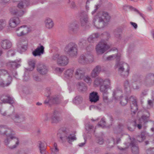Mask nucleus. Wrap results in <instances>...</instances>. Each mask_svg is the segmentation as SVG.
Wrapping results in <instances>:
<instances>
[{
  "label": "nucleus",
  "mask_w": 154,
  "mask_h": 154,
  "mask_svg": "<svg viewBox=\"0 0 154 154\" xmlns=\"http://www.w3.org/2000/svg\"><path fill=\"white\" fill-rule=\"evenodd\" d=\"M0 134L6 136L4 143L6 145L10 144L11 148H15L19 144V139L15 136V132L12 128L6 125H0Z\"/></svg>",
  "instance_id": "1"
},
{
  "label": "nucleus",
  "mask_w": 154,
  "mask_h": 154,
  "mask_svg": "<svg viewBox=\"0 0 154 154\" xmlns=\"http://www.w3.org/2000/svg\"><path fill=\"white\" fill-rule=\"evenodd\" d=\"M110 17L107 12L102 11L98 13L94 17L93 23L97 28L103 27L105 23L109 21Z\"/></svg>",
  "instance_id": "2"
},
{
  "label": "nucleus",
  "mask_w": 154,
  "mask_h": 154,
  "mask_svg": "<svg viewBox=\"0 0 154 154\" xmlns=\"http://www.w3.org/2000/svg\"><path fill=\"white\" fill-rule=\"evenodd\" d=\"M17 75V73L15 72L14 74L11 72L8 73L6 70L0 69V86L5 87L9 86L12 81L11 76L16 77Z\"/></svg>",
  "instance_id": "3"
},
{
  "label": "nucleus",
  "mask_w": 154,
  "mask_h": 154,
  "mask_svg": "<svg viewBox=\"0 0 154 154\" xmlns=\"http://www.w3.org/2000/svg\"><path fill=\"white\" fill-rule=\"evenodd\" d=\"M61 130L63 132L61 134L60 138L63 141L66 140L69 143L72 144V142L76 140L75 134L76 131L69 134L68 130L65 128H62Z\"/></svg>",
  "instance_id": "4"
},
{
  "label": "nucleus",
  "mask_w": 154,
  "mask_h": 154,
  "mask_svg": "<svg viewBox=\"0 0 154 154\" xmlns=\"http://www.w3.org/2000/svg\"><path fill=\"white\" fill-rule=\"evenodd\" d=\"M7 116L11 118L15 122L20 123L24 121L26 118L24 116L18 114H15L14 107L11 106L10 109L8 110Z\"/></svg>",
  "instance_id": "5"
},
{
  "label": "nucleus",
  "mask_w": 154,
  "mask_h": 154,
  "mask_svg": "<svg viewBox=\"0 0 154 154\" xmlns=\"http://www.w3.org/2000/svg\"><path fill=\"white\" fill-rule=\"evenodd\" d=\"M119 73L121 75L124 77L128 76L130 70V67L127 63L120 62L116 63Z\"/></svg>",
  "instance_id": "6"
},
{
  "label": "nucleus",
  "mask_w": 154,
  "mask_h": 154,
  "mask_svg": "<svg viewBox=\"0 0 154 154\" xmlns=\"http://www.w3.org/2000/svg\"><path fill=\"white\" fill-rule=\"evenodd\" d=\"M52 60H57V64L61 66L67 65L69 62V59L64 55H60L58 54H54L51 57Z\"/></svg>",
  "instance_id": "7"
},
{
  "label": "nucleus",
  "mask_w": 154,
  "mask_h": 154,
  "mask_svg": "<svg viewBox=\"0 0 154 154\" xmlns=\"http://www.w3.org/2000/svg\"><path fill=\"white\" fill-rule=\"evenodd\" d=\"M66 53L71 56H75L77 54V46L74 43H70L66 46L64 49Z\"/></svg>",
  "instance_id": "8"
},
{
  "label": "nucleus",
  "mask_w": 154,
  "mask_h": 154,
  "mask_svg": "<svg viewBox=\"0 0 154 154\" xmlns=\"http://www.w3.org/2000/svg\"><path fill=\"white\" fill-rule=\"evenodd\" d=\"M110 48L106 41L102 40L96 46V50L98 54H101L104 53Z\"/></svg>",
  "instance_id": "9"
},
{
  "label": "nucleus",
  "mask_w": 154,
  "mask_h": 154,
  "mask_svg": "<svg viewBox=\"0 0 154 154\" xmlns=\"http://www.w3.org/2000/svg\"><path fill=\"white\" fill-rule=\"evenodd\" d=\"M50 119L51 124L53 125H56L62 121V118L60 116L59 112L55 110L52 114Z\"/></svg>",
  "instance_id": "10"
},
{
  "label": "nucleus",
  "mask_w": 154,
  "mask_h": 154,
  "mask_svg": "<svg viewBox=\"0 0 154 154\" xmlns=\"http://www.w3.org/2000/svg\"><path fill=\"white\" fill-rule=\"evenodd\" d=\"M30 31V28L26 26H23L16 29V32L18 36H25Z\"/></svg>",
  "instance_id": "11"
},
{
  "label": "nucleus",
  "mask_w": 154,
  "mask_h": 154,
  "mask_svg": "<svg viewBox=\"0 0 154 154\" xmlns=\"http://www.w3.org/2000/svg\"><path fill=\"white\" fill-rule=\"evenodd\" d=\"M103 85L100 86V91L103 94H107L108 93V91L109 89H111V82L109 79L104 80Z\"/></svg>",
  "instance_id": "12"
},
{
  "label": "nucleus",
  "mask_w": 154,
  "mask_h": 154,
  "mask_svg": "<svg viewBox=\"0 0 154 154\" xmlns=\"http://www.w3.org/2000/svg\"><path fill=\"white\" fill-rule=\"evenodd\" d=\"M144 84L147 86H151L154 84V74L149 73L147 74L144 80Z\"/></svg>",
  "instance_id": "13"
},
{
  "label": "nucleus",
  "mask_w": 154,
  "mask_h": 154,
  "mask_svg": "<svg viewBox=\"0 0 154 154\" xmlns=\"http://www.w3.org/2000/svg\"><path fill=\"white\" fill-rule=\"evenodd\" d=\"M132 80L134 81L131 84L132 88L134 89H139L141 84L140 76L137 75H134L133 77Z\"/></svg>",
  "instance_id": "14"
},
{
  "label": "nucleus",
  "mask_w": 154,
  "mask_h": 154,
  "mask_svg": "<svg viewBox=\"0 0 154 154\" xmlns=\"http://www.w3.org/2000/svg\"><path fill=\"white\" fill-rule=\"evenodd\" d=\"M7 65L10 69V70L8 72L9 73L11 72L14 74L15 72L17 73L15 70L20 66V64L15 61L9 62L7 63Z\"/></svg>",
  "instance_id": "15"
},
{
  "label": "nucleus",
  "mask_w": 154,
  "mask_h": 154,
  "mask_svg": "<svg viewBox=\"0 0 154 154\" xmlns=\"http://www.w3.org/2000/svg\"><path fill=\"white\" fill-rule=\"evenodd\" d=\"M20 20L17 17H14L11 18L9 20L8 25L11 28H14L19 25Z\"/></svg>",
  "instance_id": "16"
},
{
  "label": "nucleus",
  "mask_w": 154,
  "mask_h": 154,
  "mask_svg": "<svg viewBox=\"0 0 154 154\" xmlns=\"http://www.w3.org/2000/svg\"><path fill=\"white\" fill-rule=\"evenodd\" d=\"M48 100V101L46 100L45 101V103L50 104H57L58 103L60 102V100L58 97L56 96H51L48 95L47 96Z\"/></svg>",
  "instance_id": "17"
},
{
  "label": "nucleus",
  "mask_w": 154,
  "mask_h": 154,
  "mask_svg": "<svg viewBox=\"0 0 154 154\" xmlns=\"http://www.w3.org/2000/svg\"><path fill=\"white\" fill-rule=\"evenodd\" d=\"M27 42L26 40H21L18 45V51L21 53L25 51L27 48Z\"/></svg>",
  "instance_id": "18"
},
{
  "label": "nucleus",
  "mask_w": 154,
  "mask_h": 154,
  "mask_svg": "<svg viewBox=\"0 0 154 154\" xmlns=\"http://www.w3.org/2000/svg\"><path fill=\"white\" fill-rule=\"evenodd\" d=\"M85 72L83 69L79 68L77 69L75 72V76L79 80L82 79L84 77Z\"/></svg>",
  "instance_id": "19"
},
{
  "label": "nucleus",
  "mask_w": 154,
  "mask_h": 154,
  "mask_svg": "<svg viewBox=\"0 0 154 154\" xmlns=\"http://www.w3.org/2000/svg\"><path fill=\"white\" fill-rule=\"evenodd\" d=\"M1 100L4 103L12 104L14 102L13 98L8 94L2 95L1 97Z\"/></svg>",
  "instance_id": "20"
},
{
  "label": "nucleus",
  "mask_w": 154,
  "mask_h": 154,
  "mask_svg": "<svg viewBox=\"0 0 154 154\" xmlns=\"http://www.w3.org/2000/svg\"><path fill=\"white\" fill-rule=\"evenodd\" d=\"M130 100L132 103L131 105V111L135 113L138 109L136 100L134 97L132 96L130 97Z\"/></svg>",
  "instance_id": "21"
},
{
  "label": "nucleus",
  "mask_w": 154,
  "mask_h": 154,
  "mask_svg": "<svg viewBox=\"0 0 154 154\" xmlns=\"http://www.w3.org/2000/svg\"><path fill=\"white\" fill-rule=\"evenodd\" d=\"M122 91L121 88H116L113 92L112 95L114 99L116 100L119 99L122 96Z\"/></svg>",
  "instance_id": "22"
},
{
  "label": "nucleus",
  "mask_w": 154,
  "mask_h": 154,
  "mask_svg": "<svg viewBox=\"0 0 154 154\" xmlns=\"http://www.w3.org/2000/svg\"><path fill=\"white\" fill-rule=\"evenodd\" d=\"M99 96L97 92L93 91L90 93L89 96V99L91 102L96 103L99 100Z\"/></svg>",
  "instance_id": "23"
},
{
  "label": "nucleus",
  "mask_w": 154,
  "mask_h": 154,
  "mask_svg": "<svg viewBox=\"0 0 154 154\" xmlns=\"http://www.w3.org/2000/svg\"><path fill=\"white\" fill-rule=\"evenodd\" d=\"M44 48L42 45L38 46L32 52L34 56H40L44 53Z\"/></svg>",
  "instance_id": "24"
},
{
  "label": "nucleus",
  "mask_w": 154,
  "mask_h": 154,
  "mask_svg": "<svg viewBox=\"0 0 154 154\" xmlns=\"http://www.w3.org/2000/svg\"><path fill=\"white\" fill-rule=\"evenodd\" d=\"M44 23L46 28L48 29H52L54 25L53 20L49 18H47L45 19Z\"/></svg>",
  "instance_id": "25"
},
{
  "label": "nucleus",
  "mask_w": 154,
  "mask_h": 154,
  "mask_svg": "<svg viewBox=\"0 0 154 154\" xmlns=\"http://www.w3.org/2000/svg\"><path fill=\"white\" fill-rule=\"evenodd\" d=\"M38 71L41 74H45L48 72L47 67L43 64H39L37 67Z\"/></svg>",
  "instance_id": "26"
},
{
  "label": "nucleus",
  "mask_w": 154,
  "mask_h": 154,
  "mask_svg": "<svg viewBox=\"0 0 154 154\" xmlns=\"http://www.w3.org/2000/svg\"><path fill=\"white\" fill-rule=\"evenodd\" d=\"M1 45L3 49H8L11 48L12 43L9 40L5 39L2 40L1 42Z\"/></svg>",
  "instance_id": "27"
},
{
  "label": "nucleus",
  "mask_w": 154,
  "mask_h": 154,
  "mask_svg": "<svg viewBox=\"0 0 154 154\" xmlns=\"http://www.w3.org/2000/svg\"><path fill=\"white\" fill-rule=\"evenodd\" d=\"M29 2L28 0H21L17 5V7L20 9L25 8L29 5Z\"/></svg>",
  "instance_id": "28"
},
{
  "label": "nucleus",
  "mask_w": 154,
  "mask_h": 154,
  "mask_svg": "<svg viewBox=\"0 0 154 154\" xmlns=\"http://www.w3.org/2000/svg\"><path fill=\"white\" fill-rule=\"evenodd\" d=\"M101 70L100 66H96L92 70L91 73V76L92 77L95 78L99 73Z\"/></svg>",
  "instance_id": "29"
},
{
  "label": "nucleus",
  "mask_w": 154,
  "mask_h": 154,
  "mask_svg": "<svg viewBox=\"0 0 154 154\" xmlns=\"http://www.w3.org/2000/svg\"><path fill=\"white\" fill-rule=\"evenodd\" d=\"M76 86L79 91L81 92L85 91L87 89V86L82 82H78Z\"/></svg>",
  "instance_id": "30"
},
{
  "label": "nucleus",
  "mask_w": 154,
  "mask_h": 154,
  "mask_svg": "<svg viewBox=\"0 0 154 154\" xmlns=\"http://www.w3.org/2000/svg\"><path fill=\"white\" fill-rule=\"evenodd\" d=\"M73 69H70L67 70L64 73V77L67 79H69L72 78L74 72Z\"/></svg>",
  "instance_id": "31"
},
{
  "label": "nucleus",
  "mask_w": 154,
  "mask_h": 154,
  "mask_svg": "<svg viewBox=\"0 0 154 154\" xmlns=\"http://www.w3.org/2000/svg\"><path fill=\"white\" fill-rule=\"evenodd\" d=\"M147 115H143L139 119V121L140 123H146L149 121V112L147 113Z\"/></svg>",
  "instance_id": "32"
},
{
  "label": "nucleus",
  "mask_w": 154,
  "mask_h": 154,
  "mask_svg": "<svg viewBox=\"0 0 154 154\" xmlns=\"http://www.w3.org/2000/svg\"><path fill=\"white\" fill-rule=\"evenodd\" d=\"M80 21L82 26L85 25L88 21V15L85 14L83 16H82L80 19Z\"/></svg>",
  "instance_id": "33"
},
{
  "label": "nucleus",
  "mask_w": 154,
  "mask_h": 154,
  "mask_svg": "<svg viewBox=\"0 0 154 154\" xmlns=\"http://www.w3.org/2000/svg\"><path fill=\"white\" fill-rule=\"evenodd\" d=\"M130 144L131 146V149L132 152L134 154H138L139 153L138 147L135 145L133 142L131 143Z\"/></svg>",
  "instance_id": "34"
},
{
  "label": "nucleus",
  "mask_w": 154,
  "mask_h": 154,
  "mask_svg": "<svg viewBox=\"0 0 154 154\" xmlns=\"http://www.w3.org/2000/svg\"><path fill=\"white\" fill-rule=\"evenodd\" d=\"M104 80L100 77L97 78L95 79L94 82V85L95 87H97L100 85L102 83H103Z\"/></svg>",
  "instance_id": "35"
},
{
  "label": "nucleus",
  "mask_w": 154,
  "mask_h": 154,
  "mask_svg": "<svg viewBox=\"0 0 154 154\" xmlns=\"http://www.w3.org/2000/svg\"><path fill=\"white\" fill-rule=\"evenodd\" d=\"M35 61L32 60H29L28 61V64L29 67L27 69L29 71L32 70L35 68Z\"/></svg>",
  "instance_id": "36"
},
{
  "label": "nucleus",
  "mask_w": 154,
  "mask_h": 154,
  "mask_svg": "<svg viewBox=\"0 0 154 154\" xmlns=\"http://www.w3.org/2000/svg\"><path fill=\"white\" fill-rule=\"evenodd\" d=\"M83 101L82 98L79 96H76L73 99L74 103L76 105H79L82 103Z\"/></svg>",
  "instance_id": "37"
},
{
  "label": "nucleus",
  "mask_w": 154,
  "mask_h": 154,
  "mask_svg": "<svg viewBox=\"0 0 154 154\" xmlns=\"http://www.w3.org/2000/svg\"><path fill=\"white\" fill-rule=\"evenodd\" d=\"M69 30L75 32L78 28V26L77 24L75 23H72L70 24L69 26Z\"/></svg>",
  "instance_id": "38"
},
{
  "label": "nucleus",
  "mask_w": 154,
  "mask_h": 154,
  "mask_svg": "<svg viewBox=\"0 0 154 154\" xmlns=\"http://www.w3.org/2000/svg\"><path fill=\"white\" fill-rule=\"evenodd\" d=\"M120 55L113 54L112 55H110L107 57L106 58V60L107 61H110L112 60L115 58H116L117 61H118L120 60Z\"/></svg>",
  "instance_id": "39"
},
{
  "label": "nucleus",
  "mask_w": 154,
  "mask_h": 154,
  "mask_svg": "<svg viewBox=\"0 0 154 154\" xmlns=\"http://www.w3.org/2000/svg\"><path fill=\"white\" fill-rule=\"evenodd\" d=\"M85 56L87 61V63H91L94 62L93 56L90 54H86Z\"/></svg>",
  "instance_id": "40"
},
{
  "label": "nucleus",
  "mask_w": 154,
  "mask_h": 154,
  "mask_svg": "<svg viewBox=\"0 0 154 154\" xmlns=\"http://www.w3.org/2000/svg\"><path fill=\"white\" fill-rule=\"evenodd\" d=\"M79 62L82 64H87V61L85 55L82 54L81 55L78 59Z\"/></svg>",
  "instance_id": "41"
},
{
  "label": "nucleus",
  "mask_w": 154,
  "mask_h": 154,
  "mask_svg": "<svg viewBox=\"0 0 154 154\" xmlns=\"http://www.w3.org/2000/svg\"><path fill=\"white\" fill-rule=\"evenodd\" d=\"M39 148L40 153L41 154H45V147L44 143L40 142L39 143Z\"/></svg>",
  "instance_id": "42"
},
{
  "label": "nucleus",
  "mask_w": 154,
  "mask_h": 154,
  "mask_svg": "<svg viewBox=\"0 0 154 154\" xmlns=\"http://www.w3.org/2000/svg\"><path fill=\"white\" fill-rule=\"evenodd\" d=\"M7 26V22L3 19L0 20V31L2 30Z\"/></svg>",
  "instance_id": "43"
},
{
  "label": "nucleus",
  "mask_w": 154,
  "mask_h": 154,
  "mask_svg": "<svg viewBox=\"0 0 154 154\" xmlns=\"http://www.w3.org/2000/svg\"><path fill=\"white\" fill-rule=\"evenodd\" d=\"M136 139L138 142H142L145 139L144 133H141L140 135H139L137 137Z\"/></svg>",
  "instance_id": "44"
},
{
  "label": "nucleus",
  "mask_w": 154,
  "mask_h": 154,
  "mask_svg": "<svg viewBox=\"0 0 154 154\" xmlns=\"http://www.w3.org/2000/svg\"><path fill=\"white\" fill-rule=\"evenodd\" d=\"M120 103L122 106H125L128 102V99L126 97H123L122 96L120 98Z\"/></svg>",
  "instance_id": "45"
},
{
  "label": "nucleus",
  "mask_w": 154,
  "mask_h": 154,
  "mask_svg": "<svg viewBox=\"0 0 154 154\" xmlns=\"http://www.w3.org/2000/svg\"><path fill=\"white\" fill-rule=\"evenodd\" d=\"M51 154H57L58 152L59 149L57 148V146L56 143H54L53 147L51 149Z\"/></svg>",
  "instance_id": "46"
},
{
  "label": "nucleus",
  "mask_w": 154,
  "mask_h": 154,
  "mask_svg": "<svg viewBox=\"0 0 154 154\" xmlns=\"http://www.w3.org/2000/svg\"><path fill=\"white\" fill-rule=\"evenodd\" d=\"M123 126H119L115 130V134H122V131Z\"/></svg>",
  "instance_id": "47"
},
{
  "label": "nucleus",
  "mask_w": 154,
  "mask_h": 154,
  "mask_svg": "<svg viewBox=\"0 0 154 154\" xmlns=\"http://www.w3.org/2000/svg\"><path fill=\"white\" fill-rule=\"evenodd\" d=\"M86 130L88 131H91L94 130V127L93 125L89 123H87L85 125Z\"/></svg>",
  "instance_id": "48"
},
{
  "label": "nucleus",
  "mask_w": 154,
  "mask_h": 154,
  "mask_svg": "<svg viewBox=\"0 0 154 154\" xmlns=\"http://www.w3.org/2000/svg\"><path fill=\"white\" fill-rule=\"evenodd\" d=\"M108 142L109 143V146L110 147L113 146L116 143L115 139L113 137L110 138L108 140Z\"/></svg>",
  "instance_id": "49"
},
{
  "label": "nucleus",
  "mask_w": 154,
  "mask_h": 154,
  "mask_svg": "<svg viewBox=\"0 0 154 154\" xmlns=\"http://www.w3.org/2000/svg\"><path fill=\"white\" fill-rule=\"evenodd\" d=\"M106 123L105 119L103 118H102L100 122L98 124V125L103 128L105 126Z\"/></svg>",
  "instance_id": "50"
},
{
  "label": "nucleus",
  "mask_w": 154,
  "mask_h": 154,
  "mask_svg": "<svg viewBox=\"0 0 154 154\" xmlns=\"http://www.w3.org/2000/svg\"><path fill=\"white\" fill-rule=\"evenodd\" d=\"M83 79L85 82L91 84L92 82L91 79L88 76H84Z\"/></svg>",
  "instance_id": "51"
},
{
  "label": "nucleus",
  "mask_w": 154,
  "mask_h": 154,
  "mask_svg": "<svg viewBox=\"0 0 154 154\" xmlns=\"http://www.w3.org/2000/svg\"><path fill=\"white\" fill-rule=\"evenodd\" d=\"M122 136V134H115V136L116 137V143L117 144L121 140V138Z\"/></svg>",
  "instance_id": "52"
},
{
  "label": "nucleus",
  "mask_w": 154,
  "mask_h": 154,
  "mask_svg": "<svg viewBox=\"0 0 154 154\" xmlns=\"http://www.w3.org/2000/svg\"><path fill=\"white\" fill-rule=\"evenodd\" d=\"M2 106V103H0V113L3 116H7L8 114V110L7 111H4L1 110V107Z\"/></svg>",
  "instance_id": "53"
},
{
  "label": "nucleus",
  "mask_w": 154,
  "mask_h": 154,
  "mask_svg": "<svg viewBox=\"0 0 154 154\" xmlns=\"http://www.w3.org/2000/svg\"><path fill=\"white\" fill-rule=\"evenodd\" d=\"M26 12V11H20L19 12H15L14 13V14H16V15L19 16V17H21Z\"/></svg>",
  "instance_id": "54"
},
{
  "label": "nucleus",
  "mask_w": 154,
  "mask_h": 154,
  "mask_svg": "<svg viewBox=\"0 0 154 154\" xmlns=\"http://www.w3.org/2000/svg\"><path fill=\"white\" fill-rule=\"evenodd\" d=\"M43 120L45 122H47L49 120V115L48 113H45L44 114L43 117Z\"/></svg>",
  "instance_id": "55"
},
{
  "label": "nucleus",
  "mask_w": 154,
  "mask_h": 154,
  "mask_svg": "<svg viewBox=\"0 0 154 154\" xmlns=\"http://www.w3.org/2000/svg\"><path fill=\"white\" fill-rule=\"evenodd\" d=\"M146 152L147 154H154V147L147 149Z\"/></svg>",
  "instance_id": "56"
},
{
  "label": "nucleus",
  "mask_w": 154,
  "mask_h": 154,
  "mask_svg": "<svg viewBox=\"0 0 154 154\" xmlns=\"http://www.w3.org/2000/svg\"><path fill=\"white\" fill-rule=\"evenodd\" d=\"M136 126V122H135V124L132 126H128V130L130 131H133L135 129V127Z\"/></svg>",
  "instance_id": "57"
},
{
  "label": "nucleus",
  "mask_w": 154,
  "mask_h": 154,
  "mask_svg": "<svg viewBox=\"0 0 154 154\" xmlns=\"http://www.w3.org/2000/svg\"><path fill=\"white\" fill-rule=\"evenodd\" d=\"M124 87L125 89L127 90L130 88L129 82L128 81H126L124 83Z\"/></svg>",
  "instance_id": "58"
},
{
  "label": "nucleus",
  "mask_w": 154,
  "mask_h": 154,
  "mask_svg": "<svg viewBox=\"0 0 154 154\" xmlns=\"http://www.w3.org/2000/svg\"><path fill=\"white\" fill-rule=\"evenodd\" d=\"M97 142L100 144H102L104 142V140L103 139L102 137H100L98 138L97 141Z\"/></svg>",
  "instance_id": "59"
},
{
  "label": "nucleus",
  "mask_w": 154,
  "mask_h": 154,
  "mask_svg": "<svg viewBox=\"0 0 154 154\" xmlns=\"http://www.w3.org/2000/svg\"><path fill=\"white\" fill-rule=\"evenodd\" d=\"M134 11L138 14H139L144 19L143 16V14L141 13L138 10L135 9L134 10Z\"/></svg>",
  "instance_id": "60"
},
{
  "label": "nucleus",
  "mask_w": 154,
  "mask_h": 154,
  "mask_svg": "<svg viewBox=\"0 0 154 154\" xmlns=\"http://www.w3.org/2000/svg\"><path fill=\"white\" fill-rule=\"evenodd\" d=\"M91 35V36L92 38H94V40H95L96 38H98L99 36V35L97 33H94L92 34Z\"/></svg>",
  "instance_id": "61"
},
{
  "label": "nucleus",
  "mask_w": 154,
  "mask_h": 154,
  "mask_svg": "<svg viewBox=\"0 0 154 154\" xmlns=\"http://www.w3.org/2000/svg\"><path fill=\"white\" fill-rule=\"evenodd\" d=\"M88 41L90 43H93L94 40L90 35L88 38Z\"/></svg>",
  "instance_id": "62"
},
{
  "label": "nucleus",
  "mask_w": 154,
  "mask_h": 154,
  "mask_svg": "<svg viewBox=\"0 0 154 154\" xmlns=\"http://www.w3.org/2000/svg\"><path fill=\"white\" fill-rule=\"evenodd\" d=\"M114 35L116 38L119 39H120L121 38V35L120 34L117 33L116 32H115Z\"/></svg>",
  "instance_id": "63"
},
{
  "label": "nucleus",
  "mask_w": 154,
  "mask_h": 154,
  "mask_svg": "<svg viewBox=\"0 0 154 154\" xmlns=\"http://www.w3.org/2000/svg\"><path fill=\"white\" fill-rule=\"evenodd\" d=\"M148 104L150 107H152L153 105V102L151 100H149L148 101Z\"/></svg>",
  "instance_id": "64"
}]
</instances>
